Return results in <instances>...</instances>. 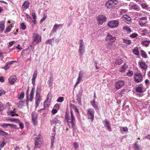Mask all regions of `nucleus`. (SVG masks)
<instances>
[{"instance_id":"obj_31","label":"nucleus","mask_w":150,"mask_h":150,"mask_svg":"<svg viewBox=\"0 0 150 150\" xmlns=\"http://www.w3.org/2000/svg\"><path fill=\"white\" fill-rule=\"evenodd\" d=\"M38 140H43L42 137L40 134H39L38 135L36 136V137L34 138L35 141H37Z\"/></svg>"},{"instance_id":"obj_7","label":"nucleus","mask_w":150,"mask_h":150,"mask_svg":"<svg viewBox=\"0 0 150 150\" xmlns=\"http://www.w3.org/2000/svg\"><path fill=\"white\" fill-rule=\"evenodd\" d=\"M116 40V38L115 36H113L110 34L108 33L106 37L105 40L108 43H113L115 42Z\"/></svg>"},{"instance_id":"obj_44","label":"nucleus","mask_w":150,"mask_h":150,"mask_svg":"<svg viewBox=\"0 0 150 150\" xmlns=\"http://www.w3.org/2000/svg\"><path fill=\"white\" fill-rule=\"evenodd\" d=\"M72 145L73 146L74 148L75 149H77L79 147V144L77 142H75L74 143H73Z\"/></svg>"},{"instance_id":"obj_9","label":"nucleus","mask_w":150,"mask_h":150,"mask_svg":"<svg viewBox=\"0 0 150 150\" xmlns=\"http://www.w3.org/2000/svg\"><path fill=\"white\" fill-rule=\"evenodd\" d=\"M143 80V76L142 74L139 73L135 74L134 76V80L137 83L141 82Z\"/></svg>"},{"instance_id":"obj_63","label":"nucleus","mask_w":150,"mask_h":150,"mask_svg":"<svg viewBox=\"0 0 150 150\" xmlns=\"http://www.w3.org/2000/svg\"><path fill=\"white\" fill-rule=\"evenodd\" d=\"M15 43V42L14 41H12L11 42H10L9 43V45H8V47H10L12 46Z\"/></svg>"},{"instance_id":"obj_35","label":"nucleus","mask_w":150,"mask_h":150,"mask_svg":"<svg viewBox=\"0 0 150 150\" xmlns=\"http://www.w3.org/2000/svg\"><path fill=\"white\" fill-rule=\"evenodd\" d=\"M142 44L145 47H147L150 44L149 40H144L142 42Z\"/></svg>"},{"instance_id":"obj_56","label":"nucleus","mask_w":150,"mask_h":150,"mask_svg":"<svg viewBox=\"0 0 150 150\" xmlns=\"http://www.w3.org/2000/svg\"><path fill=\"white\" fill-rule=\"evenodd\" d=\"M127 10L125 9H121L120 10V13L122 14L125 13L127 12Z\"/></svg>"},{"instance_id":"obj_34","label":"nucleus","mask_w":150,"mask_h":150,"mask_svg":"<svg viewBox=\"0 0 150 150\" xmlns=\"http://www.w3.org/2000/svg\"><path fill=\"white\" fill-rule=\"evenodd\" d=\"M123 30H125L127 33H130L131 32L132 30L130 28L127 26H123Z\"/></svg>"},{"instance_id":"obj_57","label":"nucleus","mask_w":150,"mask_h":150,"mask_svg":"<svg viewBox=\"0 0 150 150\" xmlns=\"http://www.w3.org/2000/svg\"><path fill=\"white\" fill-rule=\"evenodd\" d=\"M138 36V35L136 33H133L130 35V37L132 38L137 37Z\"/></svg>"},{"instance_id":"obj_55","label":"nucleus","mask_w":150,"mask_h":150,"mask_svg":"<svg viewBox=\"0 0 150 150\" xmlns=\"http://www.w3.org/2000/svg\"><path fill=\"white\" fill-rule=\"evenodd\" d=\"M6 144V142L5 140L3 141L1 143V144H0V148H2Z\"/></svg>"},{"instance_id":"obj_13","label":"nucleus","mask_w":150,"mask_h":150,"mask_svg":"<svg viewBox=\"0 0 150 150\" xmlns=\"http://www.w3.org/2000/svg\"><path fill=\"white\" fill-rule=\"evenodd\" d=\"M41 100V97L40 96V94L38 93L37 92L35 96V104L36 105V108H37L39 106Z\"/></svg>"},{"instance_id":"obj_17","label":"nucleus","mask_w":150,"mask_h":150,"mask_svg":"<svg viewBox=\"0 0 150 150\" xmlns=\"http://www.w3.org/2000/svg\"><path fill=\"white\" fill-rule=\"evenodd\" d=\"M124 82L123 81L120 80L115 83V88L118 89L124 85Z\"/></svg>"},{"instance_id":"obj_37","label":"nucleus","mask_w":150,"mask_h":150,"mask_svg":"<svg viewBox=\"0 0 150 150\" xmlns=\"http://www.w3.org/2000/svg\"><path fill=\"white\" fill-rule=\"evenodd\" d=\"M34 94V91L33 89H32L30 94V101L31 102L32 101Z\"/></svg>"},{"instance_id":"obj_58","label":"nucleus","mask_w":150,"mask_h":150,"mask_svg":"<svg viewBox=\"0 0 150 150\" xmlns=\"http://www.w3.org/2000/svg\"><path fill=\"white\" fill-rule=\"evenodd\" d=\"M147 20V17L146 16L143 17L139 18V21H146Z\"/></svg>"},{"instance_id":"obj_28","label":"nucleus","mask_w":150,"mask_h":150,"mask_svg":"<svg viewBox=\"0 0 150 150\" xmlns=\"http://www.w3.org/2000/svg\"><path fill=\"white\" fill-rule=\"evenodd\" d=\"M136 91L139 93H142L144 91L143 87L142 86H138L136 88Z\"/></svg>"},{"instance_id":"obj_11","label":"nucleus","mask_w":150,"mask_h":150,"mask_svg":"<svg viewBox=\"0 0 150 150\" xmlns=\"http://www.w3.org/2000/svg\"><path fill=\"white\" fill-rule=\"evenodd\" d=\"M84 72L83 71L81 70L79 72L78 78L77 79L76 82L75 84L74 87L76 86L80 81L83 77Z\"/></svg>"},{"instance_id":"obj_15","label":"nucleus","mask_w":150,"mask_h":150,"mask_svg":"<svg viewBox=\"0 0 150 150\" xmlns=\"http://www.w3.org/2000/svg\"><path fill=\"white\" fill-rule=\"evenodd\" d=\"M52 125H56L57 126H60L61 124V122L56 118H54L51 120L50 121Z\"/></svg>"},{"instance_id":"obj_60","label":"nucleus","mask_w":150,"mask_h":150,"mask_svg":"<svg viewBox=\"0 0 150 150\" xmlns=\"http://www.w3.org/2000/svg\"><path fill=\"white\" fill-rule=\"evenodd\" d=\"M47 16L45 15H43V17L42 18L40 21V22L41 23H42L44 21H45L46 19L47 18Z\"/></svg>"},{"instance_id":"obj_59","label":"nucleus","mask_w":150,"mask_h":150,"mask_svg":"<svg viewBox=\"0 0 150 150\" xmlns=\"http://www.w3.org/2000/svg\"><path fill=\"white\" fill-rule=\"evenodd\" d=\"M4 109L3 104L1 102H0V111H3Z\"/></svg>"},{"instance_id":"obj_36","label":"nucleus","mask_w":150,"mask_h":150,"mask_svg":"<svg viewBox=\"0 0 150 150\" xmlns=\"http://www.w3.org/2000/svg\"><path fill=\"white\" fill-rule=\"evenodd\" d=\"M12 25L13 24H11L10 25V26H8L6 28V30L4 31V33H7L11 30V28L13 27V26Z\"/></svg>"},{"instance_id":"obj_48","label":"nucleus","mask_w":150,"mask_h":150,"mask_svg":"<svg viewBox=\"0 0 150 150\" xmlns=\"http://www.w3.org/2000/svg\"><path fill=\"white\" fill-rule=\"evenodd\" d=\"M148 31L146 30H142L141 32V35L142 36H144L147 33Z\"/></svg>"},{"instance_id":"obj_54","label":"nucleus","mask_w":150,"mask_h":150,"mask_svg":"<svg viewBox=\"0 0 150 150\" xmlns=\"http://www.w3.org/2000/svg\"><path fill=\"white\" fill-rule=\"evenodd\" d=\"M10 121L12 122H16L18 123L20 121V120L17 119H15L14 118H12L10 119L9 120Z\"/></svg>"},{"instance_id":"obj_50","label":"nucleus","mask_w":150,"mask_h":150,"mask_svg":"<svg viewBox=\"0 0 150 150\" xmlns=\"http://www.w3.org/2000/svg\"><path fill=\"white\" fill-rule=\"evenodd\" d=\"M15 109H14L13 111H11L8 112V115H11L12 116H14L15 115Z\"/></svg>"},{"instance_id":"obj_53","label":"nucleus","mask_w":150,"mask_h":150,"mask_svg":"<svg viewBox=\"0 0 150 150\" xmlns=\"http://www.w3.org/2000/svg\"><path fill=\"white\" fill-rule=\"evenodd\" d=\"M52 78H50V79L48 81V83L50 86H52L53 81L52 79Z\"/></svg>"},{"instance_id":"obj_3","label":"nucleus","mask_w":150,"mask_h":150,"mask_svg":"<svg viewBox=\"0 0 150 150\" xmlns=\"http://www.w3.org/2000/svg\"><path fill=\"white\" fill-rule=\"evenodd\" d=\"M79 52L80 55H83L85 51V47L83 40H80L79 41Z\"/></svg>"},{"instance_id":"obj_45","label":"nucleus","mask_w":150,"mask_h":150,"mask_svg":"<svg viewBox=\"0 0 150 150\" xmlns=\"http://www.w3.org/2000/svg\"><path fill=\"white\" fill-rule=\"evenodd\" d=\"M112 43H108L107 44V47L109 49H112L113 47V45H112Z\"/></svg>"},{"instance_id":"obj_32","label":"nucleus","mask_w":150,"mask_h":150,"mask_svg":"<svg viewBox=\"0 0 150 150\" xmlns=\"http://www.w3.org/2000/svg\"><path fill=\"white\" fill-rule=\"evenodd\" d=\"M50 105V101L49 100H46L44 103V107L45 108H48Z\"/></svg>"},{"instance_id":"obj_5","label":"nucleus","mask_w":150,"mask_h":150,"mask_svg":"<svg viewBox=\"0 0 150 150\" xmlns=\"http://www.w3.org/2000/svg\"><path fill=\"white\" fill-rule=\"evenodd\" d=\"M119 23V22L118 20H112L108 22V25L111 28H115L118 27Z\"/></svg>"},{"instance_id":"obj_16","label":"nucleus","mask_w":150,"mask_h":150,"mask_svg":"<svg viewBox=\"0 0 150 150\" xmlns=\"http://www.w3.org/2000/svg\"><path fill=\"white\" fill-rule=\"evenodd\" d=\"M43 140H37L35 141V146L34 149L35 150V149L37 148H40L43 144Z\"/></svg>"},{"instance_id":"obj_43","label":"nucleus","mask_w":150,"mask_h":150,"mask_svg":"<svg viewBox=\"0 0 150 150\" xmlns=\"http://www.w3.org/2000/svg\"><path fill=\"white\" fill-rule=\"evenodd\" d=\"M141 55L142 57L144 58H146L147 57L146 53L144 50H141Z\"/></svg>"},{"instance_id":"obj_42","label":"nucleus","mask_w":150,"mask_h":150,"mask_svg":"<svg viewBox=\"0 0 150 150\" xmlns=\"http://www.w3.org/2000/svg\"><path fill=\"white\" fill-rule=\"evenodd\" d=\"M24 104V103L23 101H21L18 103L17 105L19 108H21L23 106Z\"/></svg>"},{"instance_id":"obj_4","label":"nucleus","mask_w":150,"mask_h":150,"mask_svg":"<svg viewBox=\"0 0 150 150\" xmlns=\"http://www.w3.org/2000/svg\"><path fill=\"white\" fill-rule=\"evenodd\" d=\"M32 38L33 41L37 43H39L41 41L42 38L41 35L37 33L33 34Z\"/></svg>"},{"instance_id":"obj_8","label":"nucleus","mask_w":150,"mask_h":150,"mask_svg":"<svg viewBox=\"0 0 150 150\" xmlns=\"http://www.w3.org/2000/svg\"><path fill=\"white\" fill-rule=\"evenodd\" d=\"M98 23L102 25L106 20V17L104 15H101L98 16L97 18Z\"/></svg>"},{"instance_id":"obj_64","label":"nucleus","mask_w":150,"mask_h":150,"mask_svg":"<svg viewBox=\"0 0 150 150\" xmlns=\"http://www.w3.org/2000/svg\"><path fill=\"white\" fill-rule=\"evenodd\" d=\"M8 126H9L11 128H16V125L13 124H8Z\"/></svg>"},{"instance_id":"obj_12","label":"nucleus","mask_w":150,"mask_h":150,"mask_svg":"<svg viewBox=\"0 0 150 150\" xmlns=\"http://www.w3.org/2000/svg\"><path fill=\"white\" fill-rule=\"evenodd\" d=\"M31 115L33 123L34 125H35L37 124V114L35 112H33Z\"/></svg>"},{"instance_id":"obj_27","label":"nucleus","mask_w":150,"mask_h":150,"mask_svg":"<svg viewBox=\"0 0 150 150\" xmlns=\"http://www.w3.org/2000/svg\"><path fill=\"white\" fill-rule=\"evenodd\" d=\"M129 6L132 9L137 10H139V8L138 6L136 4H133V3H131L130 4Z\"/></svg>"},{"instance_id":"obj_10","label":"nucleus","mask_w":150,"mask_h":150,"mask_svg":"<svg viewBox=\"0 0 150 150\" xmlns=\"http://www.w3.org/2000/svg\"><path fill=\"white\" fill-rule=\"evenodd\" d=\"M63 26V25L62 24H55L53 27L51 33L50 34V35H51L52 33H53L56 32L58 29L62 28Z\"/></svg>"},{"instance_id":"obj_46","label":"nucleus","mask_w":150,"mask_h":150,"mask_svg":"<svg viewBox=\"0 0 150 150\" xmlns=\"http://www.w3.org/2000/svg\"><path fill=\"white\" fill-rule=\"evenodd\" d=\"M135 150H140V147L137 144V143H135L134 145Z\"/></svg>"},{"instance_id":"obj_52","label":"nucleus","mask_w":150,"mask_h":150,"mask_svg":"<svg viewBox=\"0 0 150 150\" xmlns=\"http://www.w3.org/2000/svg\"><path fill=\"white\" fill-rule=\"evenodd\" d=\"M52 95L51 93H49L47 96V100H51L52 99Z\"/></svg>"},{"instance_id":"obj_14","label":"nucleus","mask_w":150,"mask_h":150,"mask_svg":"<svg viewBox=\"0 0 150 150\" xmlns=\"http://www.w3.org/2000/svg\"><path fill=\"white\" fill-rule=\"evenodd\" d=\"M138 64L139 65L140 68L143 70L146 71L147 69L148 66L144 62L142 61H139Z\"/></svg>"},{"instance_id":"obj_20","label":"nucleus","mask_w":150,"mask_h":150,"mask_svg":"<svg viewBox=\"0 0 150 150\" xmlns=\"http://www.w3.org/2000/svg\"><path fill=\"white\" fill-rule=\"evenodd\" d=\"M38 74V72L37 71H35L33 74L32 79V84L34 86L35 84V79H36Z\"/></svg>"},{"instance_id":"obj_41","label":"nucleus","mask_w":150,"mask_h":150,"mask_svg":"<svg viewBox=\"0 0 150 150\" xmlns=\"http://www.w3.org/2000/svg\"><path fill=\"white\" fill-rule=\"evenodd\" d=\"M8 135V133L6 132H5L2 130H0V136H4V137Z\"/></svg>"},{"instance_id":"obj_30","label":"nucleus","mask_w":150,"mask_h":150,"mask_svg":"<svg viewBox=\"0 0 150 150\" xmlns=\"http://www.w3.org/2000/svg\"><path fill=\"white\" fill-rule=\"evenodd\" d=\"M92 105L96 109L98 108V106L97 105V103L96 102L95 100H93L92 101L90 102Z\"/></svg>"},{"instance_id":"obj_19","label":"nucleus","mask_w":150,"mask_h":150,"mask_svg":"<svg viewBox=\"0 0 150 150\" xmlns=\"http://www.w3.org/2000/svg\"><path fill=\"white\" fill-rule=\"evenodd\" d=\"M17 79V78L15 75L11 76L8 79L9 83L11 85L14 84V82Z\"/></svg>"},{"instance_id":"obj_22","label":"nucleus","mask_w":150,"mask_h":150,"mask_svg":"<svg viewBox=\"0 0 150 150\" xmlns=\"http://www.w3.org/2000/svg\"><path fill=\"white\" fill-rule=\"evenodd\" d=\"M121 133L122 134H127L128 131L127 127H120Z\"/></svg>"},{"instance_id":"obj_62","label":"nucleus","mask_w":150,"mask_h":150,"mask_svg":"<svg viewBox=\"0 0 150 150\" xmlns=\"http://www.w3.org/2000/svg\"><path fill=\"white\" fill-rule=\"evenodd\" d=\"M8 126V123H4L1 126V127L3 128H6Z\"/></svg>"},{"instance_id":"obj_38","label":"nucleus","mask_w":150,"mask_h":150,"mask_svg":"<svg viewBox=\"0 0 150 150\" xmlns=\"http://www.w3.org/2000/svg\"><path fill=\"white\" fill-rule=\"evenodd\" d=\"M54 40V38H53L51 39L48 40L46 41V43L51 45H52V43Z\"/></svg>"},{"instance_id":"obj_1","label":"nucleus","mask_w":150,"mask_h":150,"mask_svg":"<svg viewBox=\"0 0 150 150\" xmlns=\"http://www.w3.org/2000/svg\"><path fill=\"white\" fill-rule=\"evenodd\" d=\"M65 119L67 121L68 125L70 128H73L74 127L75 119L72 110H71L70 114L66 112Z\"/></svg>"},{"instance_id":"obj_2","label":"nucleus","mask_w":150,"mask_h":150,"mask_svg":"<svg viewBox=\"0 0 150 150\" xmlns=\"http://www.w3.org/2000/svg\"><path fill=\"white\" fill-rule=\"evenodd\" d=\"M118 2L116 0H108L105 4V7L108 9H112L115 7Z\"/></svg>"},{"instance_id":"obj_24","label":"nucleus","mask_w":150,"mask_h":150,"mask_svg":"<svg viewBox=\"0 0 150 150\" xmlns=\"http://www.w3.org/2000/svg\"><path fill=\"white\" fill-rule=\"evenodd\" d=\"M128 65L125 63L123 65L121 66L119 68V71L121 72H125L128 67Z\"/></svg>"},{"instance_id":"obj_33","label":"nucleus","mask_w":150,"mask_h":150,"mask_svg":"<svg viewBox=\"0 0 150 150\" xmlns=\"http://www.w3.org/2000/svg\"><path fill=\"white\" fill-rule=\"evenodd\" d=\"M24 96V93L23 92H21L20 93H19L18 95V98L20 100H22Z\"/></svg>"},{"instance_id":"obj_6","label":"nucleus","mask_w":150,"mask_h":150,"mask_svg":"<svg viewBox=\"0 0 150 150\" xmlns=\"http://www.w3.org/2000/svg\"><path fill=\"white\" fill-rule=\"evenodd\" d=\"M87 111L88 118L91 119V121L92 122L94 118V110L93 109L89 108L87 109Z\"/></svg>"},{"instance_id":"obj_61","label":"nucleus","mask_w":150,"mask_h":150,"mask_svg":"<svg viewBox=\"0 0 150 150\" xmlns=\"http://www.w3.org/2000/svg\"><path fill=\"white\" fill-rule=\"evenodd\" d=\"M26 16L27 18V21L29 22L31 20V17L28 14L26 15Z\"/></svg>"},{"instance_id":"obj_51","label":"nucleus","mask_w":150,"mask_h":150,"mask_svg":"<svg viewBox=\"0 0 150 150\" xmlns=\"http://www.w3.org/2000/svg\"><path fill=\"white\" fill-rule=\"evenodd\" d=\"M64 100V98L62 97H59L57 100V102L61 103Z\"/></svg>"},{"instance_id":"obj_26","label":"nucleus","mask_w":150,"mask_h":150,"mask_svg":"<svg viewBox=\"0 0 150 150\" xmlns=\"http://www.w3.org/2000/svg\"><path fill=\"white\" fill-rule=\"evenodd\" d=\"M139 25L142 27H146L147 26V21H138Z\"/></svg>"},{"instance_id":"obj_25","label":"nucleus","mask_w":150,"mask_h":150,"mask_svg":"<svg viewBox=\"0 0 150 150\" xmlns=\"http://www.w3.org/2000/svg\"><path fill=\"white\" fill-rule=\"evenodd\" d=\"M4 21H0V32L2 33L3 32L5 28Z\"/></svg>"},{"instance_id":"obj_18","label":"nucleus","mask_w":150,"mask_h":150,"mask_svg":"<svg viewBox=\"0 0 150 150\" xmlns=\"http://www.w3.org/2000/svg\"><path fill=\"white\" fill-rule=\"evenodd\" d=\"M103 124L105 127L109 131H111V129L110 126V123L107 120H105L103 121Z\"/></svg>"},{"instance_id":"obj_29","label":"nucleus","mask_w":150,"mask_h":150,"mask_svg":"<svg viewBox=\"0 0 150 150\" xmlns=\"http://www.w3.org/2000/svg\"><path fill=\"white\" fill-rule=\"evenodd\" d=\"M122 42H123L127 45H130L132 43V41L131 40H128L126 39L122 38Z\"/></svg>"},{"instance_id":"obj_49","label":"nucleus","mask_w":150,"mask_h":150,"mask_svg":"<svg viewBox=\"0 0 150 150\" xmlns=\"http://www.w3.org/2000/svg\"><path fill=\"white\" fill-rule=\"evenodd\" d=\"M21 28L24 30L26 29V26L24 23H22L21 24Z\"/></svg>"},{"instance_id":"obj_40","label":"nucleus","mask_w":150,"mask_h":150,"mask_svg":"<svg viewBox=\"0 0 150 150\" xmlns=\"http://www.w3.org/2000/svg\"><path fill=\"white\" fill-rule=\"evenodd\" d=\"M123 61L120 59H118L115 60V63L117 65H120L122 63Z\"/></svg>"},{"instance_id":"obj_23","label":"nucleus","mask_w":150,"mask_h":150,"mask_svg":"<svg viewBox=\"0 0 150 150\" xmlns=\"http://www.w3.org/2000/svg\"><path fill=\"white\" fill-rule=\"evenodd\" d=\"M122 18H123V20L127 23H129L131 20L130 17L127 15H123Z\"/></svg>"},{"instance_id":"obj_21","label":"nucleus","mask_w":150,"mask_h":150,"mask_svg":"<svg viewBox=\"0 0 150 150\" xmlns=\"http://www.w3.org/2000/svg\"><path fill=\"white\" fill-rule=\"evenodd\" d=\"M29 2L28 1H25L22 6V8L24 10H25L28 8L29 6Z\"/></svg>"},{"instance_id":"obj_39","label":"nucleus","mask_w":150,"mask_h":150,"mask_svg":"<svg viewBox=\"0 0 150 150\" xmlns=\"http://www.w3.org/2000/svg\"><path fill=\"white\" fill-rule=\"evenodd\" d=\"M133 53L135 55L138 56L139 55V53L138 50V48L136 47L135 48L133 51Z\"/></svg>"},{"instance_id":"obj_47","label":"nucleus","mask_w":150,"mask_h":150,"mask_svg":"<svg viewBox=\"0 0 150 150\" xmlns=\"http://www.w3.org/2000/svg\"><path fill=\"white\" fill-rule=\"evenodd\" d=\"M133 74V72L132 71L129 70L127 73V75L129 76H131Z\"/></svg>"}]
</instances>
